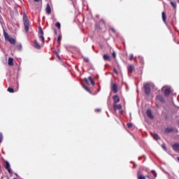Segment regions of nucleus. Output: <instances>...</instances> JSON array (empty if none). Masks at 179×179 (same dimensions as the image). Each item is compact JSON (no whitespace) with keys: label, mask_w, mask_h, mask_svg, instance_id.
<instances>
[{"label":"nucleus","mask_w":179,"mask_h":179,"mask_svg":"<svg viewBox=\"0 0 179 179\" xmlns=\"http://www.w3.org/2000/svg\"><path fill=\"white\" fill-rule=\"evenodd\" d=\"M23 22H24V27L26 33H29V18L27 17V15L24 14L23 15Z\"/></svg>","instance_id":"obj_1"},{"label":"nucleus","mask_w":179,"mask_h":179,"mask_svg":"<svg viewBox=\"0 0 179 179\" xmlns=\"http://www.w3.org/2000/svg\"><path fill=\"white\" fill-rule=\"evenodd\" d=\"M38 33H39V40H41V41H42V43L44 44L45 43L44 31H43V29H41V27H39Z\"/></svg>","instance_id":"obj_2"},{"label":"nucleus","mask_w":179,"mask_h":179,"mask_svg":"<svg viewBox=\"0 0 179 179\" xmlns=\"http://www.w3.org/2000/svg\"><path fill=\"white\" fill-rule=\"evenodd\" d=\"M144 92H145L146 96H150V92H151L150 85H149L148 83L144 85Z\"/></svg>","instance_id":"obj_3"},{"label":"nucleus","mask_w":179,"mask_h":179,"mask_svg":"<svg viewBox=\"0 0 179 179\" xmlns=\"http://www.w3.org/2000/svg\"><path fill=\"white\" fill-rule=\"evenodd\" d=\"M85 82H86L87 85H92V86H94L95 85L94 81H93V79H92V77L85 78Z\"/></svg>","instance_id":"obj_4"},{"label":"nucleus","mask_w":179,"mask_h":179,"mask_svg":"<svg viewBox=\"0 0 179 179\" xmlns=\"http://www.w3.org/2000/svg\"><path fill=\"white\" fill-rule=\"evenodd\" d=\"M5 168L8 171L9 174H12V169H10V164H9V162L6 161Z\"/></svg>","instance_id":"obj_5"},{"label":"nucleus","mask_w":179,"mask_h":179,"mask_svg":"<svg viewBox=\"0 0 179 179\" xmlns=\"http://www.w3.org/2000/svg\"><path fill=\"white\" fill-rule=\"evenodd\" d=\"M3 33L5 41H7L8 40H10V38H12V37L9 36V34L5 31V29H3Z\"/></svg>","instance_id":"obj_6"},{"label":"nucleus","mask_w":179,"mask_h":179,"mask_svg":"<svg viewBox=\"0 0 179 179\" xmlns=\"http://www.w3.org/2000/svg\"><path fill=\"white\" fill-rule=\"evenodd\" d=\"M3 33L5 41H7L8 40H10V38H12V37L9 36V34L5 31V29H3Z\"/></svg>","instance_id":"obj_7"},{"label":"nucleus","mask_w":179,"mask_h":179,"mask_svg":"<svg viewBox=\"0 0 179 179\" xmlns=\"http://www.w3.org/2000/svg\"><path fill=\"white\" fill-rule=\"evenodd\" d=\"M113 104H118L120 103V96L118 95H115L113 96Z\"/></svg>","instance_id":"obj_8"},{"label":"nucleus","mask_w":179,"mask_h":179,"mask_svg":"<svg viewBox=\"0 0 179 179\" xmlns=\"http://www.w3.org/2000/svg\"><path fill=\"white\" fill-rule=\"evenodd\" d=\"M172 149L175 152H179V143H176L173 144L172 145Z\"/></svg>","instance_id":"obj_9"},{"label":"nucleus","mask_w":179,"mask_h":179,"mask_svg":"<svg viewBox=\"0 0 179 179\" xmlns=\"http://www.w3.org/2000/svg\"><path fill=\"white\" fill-rule=\"evenodd\" d=\"M112 90L113 93H118V85H117V83L113 84Z\"/></svg>","instance_id":"obj_10"},{"label":"nucleus","mask_w":179,"mask_h":179,"mask_svg":"<svg viewBox=\"0 0 179 179\" xmlns=\"http://www.w3.org/2000/svg\"><path fill=\"white\" fill-rule=\"evenodd\" d=\"M165 97H169L170 96V94L171 93V90L170 88H166L164 91Z\"/></svg>","instance_id":"obj_11"},{"label":"nucleus","mask_w":179,"mask_h":179,"mask_svg":"<svg viewBox=\"0 0 179 179\" xmlns=\"http://www.w3.org/2000/svg\"><path fill=\"white\" fill-rule=\"evenodd\" d=\"M146 113L148 117H150L151 120H153V118H155V116L153 115V113H152V110L150 109L147 110Z\"/></svg>","instance_id":"obj_12"},{"label":"nucleus","mask_w":179,"mask_h":179,"mask_svg":"<svg viewBox=\"0 0 179 179\" xmlns=\"http://www.w3.org/2000/svg\"><path fill=\"white\" fill-rule=\"evenodd\" d=\"M127 70L129 73H132V72H134V71H135V67L134 66H132V64H129L128 67H127Z\"/></svg>","instance_id":"obj_13"},{"label":"nucleus","mask_w":179,"mask_h":179,"mask_svg":"<svg viewBox=\"0 0 179 179\" xmlns=\"http://www.w3.org/2000/svg\"><path fill=\"white\" fill-rule=\"evenodd\" d=\"M103 59L104 61H109L111 62V57L110 55H108V54H104L103 55Z\"/></svg>","instance_id":"obj_14"},{"label":"nucleus","mask_w":179,"mask_h":179,"mask_svg":"<svg viewBox=\"0 0 179 179\" xmlns=\"http://www.w3.org/2000/svg\"><path fill=\"white\" fill-rule=\"evenodd\" d=\"M121 108H122V106H121V104H113V110H115V111H117V110H121Z\"/></svg>","instance_id":"obj_15"},{"label":"nucleus","mask_w":179,"mask_h":179,"mask_svg":"<svg viewBox=\"0 0 179 179\" xmlns=\"http://www.w3.org/2000/svg\"><path fill=\"white\" fill-rule=\"evenodd\" d=\"M45 13L48 15H50L51 13V6H50V3H48L45 8Z\"/></svg>","instance_id":"obj_16"},{"label":"nucleus","mask_w":179,"mask_h":179,"mask_svg":"<svg viewBox=\"0 0 179 179\" xmlns=\"http://www.w3.org/2000/svg\"><path fill=\"white\" fill-rule=\"evenodd\" d=\"M34 47L37 50H40L41 48V46L38 44L36 40H34Z\"/></svg>","instance_id":"obj_17"},{"label":"nucleus","mask_w":179,"mask_h":179,"mask_svg":"<svg viewBox=\"0 0 179 179\" xmlns=\"http://www.w3.org/2000/svg\"><path fill=\"white\" fill-rule=\"evenodd\" d=\"M6 41L10 43V44H12L13 45H15V44H16V39H15L14 38H11L10 39H8Z\"/></svg>","instance_id":"obj_18"},{"label":"nucleus","mask_w":179,"mask_h":179,"mask_svg":"<svg viewBox=\"0 0 179 179\" xmlns=\"http://www.w3.org/2000/svg\"><path fill=\"white\" fill-rule=\"evenodd\" d=\"M157 100H159L161 103H164V99L162 95H157L156 97Z\"/></svg>","instance_id":"obj_19"},{"label":"nucleus","mask_w":179,"mask_h":179,"mask_svg":"<svg viewBox=\"0 0 179 179\" xmlns=\"http://www.w3.org/2000/svg\"><path fill=\"white\" fill-rule=\"evenodd\" d=\"M162 20L164 22V23H166V20H167V17L166 15V12H162Z\"/></svg>","instance_id":"obj_20"},{"label":"nucleus","mask_w":179,"mask_h":179,"mask_svg":"<svg viewBox=\"0 0 179 179\" xmlns=\"http://www.w3.org/2000/svg\"><path fill=\"white\" fill-rule=\"evenodd\" d=\"M8 64L9 66H13V58L9 57Z\"/></svg>","instance_id":"obj_21"},{"label":"nucleus","mask_w":179,"mask_h":179,"mask_svg":"<svg viewBox=\"0 0 179 179\" xmlns=\"http://www.w3.org/2000/svg\"><path fill=\"white\" fill-rule=\"evenodd\" d=\"M173 129L171 128H166L164 131L165 134H171L173 132Z\"/></svg>","instance_id":"obj_22"},{"label":"nucleus","mask_w":179,"mask_h":179,"mask_svg":"<svg viewBox=\"0 0 179 179\" xmlns=\"http://www.w3.org/2000/svg\"><path fill=\"white\" fill-rule=\"evenodd\" d=\"M83 89H85V90H86L87 92H88V93L92 94V91H91L90 89H89V87H87L86 85H83Z\"/></svg>","instance_id":"obj_23"},{"label":"nucleus","mask_w":179,"mask_h":179,"mask_svg":"<svg viewBox=\"0 0 179 179\" xmlns=\"http://www.w3.org/2000/svg\"><path fill=\"white\" fill-rule=\"evenodd\" d=\"M152 135L155 141H159V139H160V137H159V135H157V134H153Z\"/></svg>","instance_id":"obj_24"},{"label":"nucleus","mask_w":179,"mask_h":179,"mask_svg":"<svg viewBox=\"0 0 179 179\" xmlns=\"http://www.w3.org/2000/svg\"><path fill=\"white\" fill-rule=\"evenodd\" d=\"M137 178L138 179H146V178L145 177V176H142L141 173H138V175H137Z\"/></svg>","instance_id":"obj_25"},{"label":"nucleus","mask_w":179,"mask_h":179,"mask_svg":"<svg viewBox=\"0 0 179 179\" xmlns=\"http://www.w3.org/2000/svg\"><path fill=\"white\" fill-rule=\"evenodd\" d=\"M61 40H62V36L60 34L57 37V43H58V44H61Z\"/></svg>","instance_id":"obj_26"},{"label":"nucleus","mask_w":179,"mask_h":179,"mask_svg":"<svg viewBox=\"0 0 179 179\" xmlns=\"http://www.w3.org/2000/svg\"><path fill=\"white\" fill-rule=\"evenodd\" d=\"M171 6H173V8H174V9H176V8H177V3H176V2H174V1H171Z\"/></svg>","instance_id":"obj_27"},{"label":"nucleus","mask_w":179,"mask_h":179,"mask_svg":"<svg viewBox=\"0 0 179 179\" xmlns=\"http://www.w3.org/2000/svg\"><path fill=\"white\" fill-rule=\"evenodd\" d=\"M8 92H9V93H15V90H13L12 87H9L8 88Z\"/></svg>","instance_id":"obj_28"},{"label":"nucleus","mask_w":179,"mask_h":179,"mask_svg":"<svg viewBox=\"0 0 179 179\" xmlns=\"http://www.w3.org/2000/svg\"><path fill=\"white\" fill-rule=\"evenodd\" d=\"M151 173L153 174L154 177L156 178L157 177V173H156V171L152 170Z\"/></svg>","instance_id":"obj_29"},{"label":"nucleus","mask_w":179,"mask_h":179,"mask_svg":"<svg viewBox=\"0 0 179 179\" xmlns=\"http://www.w3.org/2000/svg\"><path fill=\"white\" fill-rule=\"evenodd\" d=\"M55 26H56V27H57V29H59V30L61 29V23L57 22L55 24Z\"/></svg>","instance_id":"obj_30"},{"label":"nucleus","mask_w":179,"mask_h":179,"mask_svg":"<svg viewBox=\"0 0 179 179\" xmlns=\"http://www.w3.org/2000/svg\"><path fill=\"white\" fill-rule=\"evenodd\" d=\"M3 141V136L2 135V133H0V143Z\"/></svg>","instance_id":"obj_31"},{"label":"nucleus","mask_w":179,"mask_h":179,"mask_svg":"<svg viewBox=\"0 0 179 179\" xmlns=\"http://www.w3.org/2000/svg\"><path fill=\"white\" fill-rule=\"evenodd\" d=\"M112 57L114 58V59H115V58H117V55L115 54V52H113Z\"/></svg>","instance_id":"obj_32"},{"label":"nucleus","mask_w":179,"mask_h":179,"mask_svg":"<svg viewBox=\"0 0 179 179\" xmlns=\"http://www.w3.org/2000/svg\"><path fill=\"white\" fill-rule=\"evenodd\" d=\"M134 59V55H130V56H129V60L130 61H132Z\"/></svg>","instance_id":"obj_33"},{"label":"nucleus","mask_w":179,"mask_h":179,"mask_svg":"<svg viewBox=\"0 0 179 179\" xmlns=\"http://www.w3.org/2000/svg\"><path fill=\"white\" fill-rule=\"evenodd\" d=\"M132 126H133L132 123H128V124H127V127H128L129 128H132Z\"/></svg>","instance_id":"obj_34"},{"label":"nucleus","mask_w":179,"mask_h":179,"mask_svg":"<svg viewBox=\"0 0 179 179\" xmlns=\"http://www.w3.org/2000/svg\"><path fill=\"white\" fill-rule=\"evenodd\" d=\"M162 148L164 149V150H167V148H166V145L163 144L162 145Z\"/></svg>","instance_id":"obj_35"},{"label":"nucleus","mask_w":179,"mask_h":179,"mask_svg":"<svg viewBox=\"0 0 179 179\" xmlns=\"http://www.w3.org/2000/svg\"><path fill=\"white\" fill-rule=\"evenodd\" d=\"M113 71L115 73H116V75H118V71H117V69L114 68Z\"/></svg>","instance_id":"obj_36"},{"label":"nucleus","mask_w":179,"mask_h":179,"mask_svg":"<svg viewBox=\"0 0 179 179\" xmlns=\"http://www.w3.org/2000/svg\"><path fill=\"white\" fill-rule=\"evenodd\" d=\"M85 62H89V58H84Z\"/></svg>","instance_id":"obj_37"},{"label":"nucleus","mask_w":179,"mask_h":179,"mask_svg":"<svg viewBox=\"0 0 179 179\" xmlns=\"http://www.w3.org/2000/svg\"><path fill=\"white\" fill-rule=\"evenodd\" d=\"M110 30L113 31V33H115V29L114 28H110Z\"/></svg>","instance_id":"obj_38"},{"label":"nucleus","mask_w":179,"mask_h":179,"mask_svg":"<svg viewBox=\"0 0 179 179\" xmlns=\"http://www.w3.org/2000/svg\"><path fill=\"white\" fill-rule=\"evenodd\" d=\"M54 31H55V34L57 36V30L54 29Z\"/></svg>","instance_id":"obj_39"},{"label":"nucleus","mask_w":179,"mask_h":179,"mask_svg":"<svg viewBox=\"0 0 179 179\" xmlns=\"http://www.w3.org/2000/svg\"><path fill=\"white\" fill-rule=\"evenodd\" d=\"M35 2H40V0H34Z\"/></svg>","instance_id":"obj_40"},{"label":"nucleus","mask_w":179,"mask_h":179,"mask_svg":"<svg viewBox=\"0 0 179 179\" xmlns=\"http://www.w3.org/2000/svg\"><path fill=\"white\" fill-rule=\"evenodd\" d=\"M96 111H97V113H99V111H101L100 109H96Z\"/></svg>","instance_id":"obj_41"},{"label":"nucleus","mask_w":179,"mask_h":179,"mask_svg":"<svg viewBox=\"0 0 179 179\" xmlns=\"http://www.w3.org/2000/svg\"><path fill=\"white\" fill-rule=\"evenodd\" d=\"M177 160L178 161V162H179V157H177Z\"/></svg>","instance_id":"obj_42"},{"label":"nucleus","mask_w":179,"mask_h":179,"mask_svg":"<svg viewBox=\"0 0 179 179\" xmlns=\"http://www.w3.org/2000/svg\"><path fill=\"white\" fill-rule=\"evenodd\" d=\"M121 113H123V111L122 110H121V112H120Z\"/></svg>","instance_id":"obj_43"},{"label":"nucleus","mask_w":179,"mask_h":179,"mask_svg":"<svg viewBox=\"0 0 179 179\" xmlns=\"http://www.w3.org/2000/svg\"><path fill=\"white\" fill-rule=\"evenodd\" d=\"M0 13H1V8H0Z\"/></svg>","instance_id":"obj_44"},{"label":"nucleus","mask_w":179,"mask_h":179,"mask_svg":"<svg viewBox=\"0 0 179 179\" xmlns=\"http://www.w3.org/2000/svg\"><path fill=\"white\" fill-rule=\"evenodd\" d=\"M15 176H17V174L15 173Z\"/></svg>","instance_id":"obj_45"}]
</instances>
